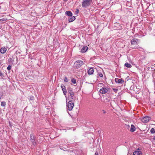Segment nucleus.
Segmentation results:
<instances>
[{
  "mask_svg": "<svg viewBox=\"0 0 155 155\" xmlns=\"http://www.w3.org/2000/svg\"><path fill=\"white\" fill-rule=\"evenodd\" d=\"M75 19V17L74 16H71V18H70L68 19V21L69 22H71L73 21Z\"/></svg>",
  "mask_w": 155,
  "mask_h": 155,
  "instance_id": "a211bd4d",
  "label": "nucleus"
},
{
  "mask_svg": "<svg viewBox=\"0 0 155 155\" xmlns=\"http://www.w3.org/2000/svg\"><path fill=\"white\" fill-rule=\"evenodd\" d=\"M124 66L128 68H130L132 67L131 65L127 62H126Z\"/></svg>",
  "mask_w": 155,
  "mask_h": 155,
  "instance_id": "6ab92c4d",
  "label": "nucleus"
},
{
  "mask_svg": "<svg viewBox=\"0 0 155 155\" xmlns=\"http://www.w3.org/2000/svg\"><path fill=\"white\" fill-rule=\"evenodd\" d=\"M88 49V47L86 46H84L81 49V52L84 53L86 52Z\"/></svg>",
  "mask_w": 155,
  "mask_h": 155,
  "instance_id": "f8f14e48",
  "label": "nucleus"
},
{
  "mask_svg": "<svg viewBox=\"0 0 155 155\" xmlns=\"http://www.w3.org/2000/svg\"><path fill=\"white\" fill-rule=\"evenodd\" d=\"M65 14L66 15L69 16H72V13L71 11H66L65 13Z\"/></svg>",
  "mask_w": 155,
  "mask_h": 155,
  "instance_id": "dca6fc26",
  "label": "nucleus"
},
{
  "mask_svg": "<svg viewBox=\"0 0 155 155\" xmlns=\"http://www.w3.org/2000/svg\"><path fill=\"white\" fill-rule=\"evenodd\" d=\"M108 88L105 87H102L100 90L99 92L100 93L103 94L106 93L108 91Z\"/></svg>",
  "mask_w": 155,
  "mask_h": 155,
  "instance_id": "423d86ee",
  "label": "nucleus"
},
{
  "mask_svg": "<svg viewBox=\"0 0 155 155\" xmlns=\"http://www.w3.org/2000/svg\"><path fill=\"white\" fill-rule=\"evenodd\" d=\"M74 105V103L72 101H70L68 104H67V106L68 110H71L73 108Z\"/></svg>",
  "mask_w": 155,
  "mask_h": 155,
  "instance_id": "20e7f679",
  "label": "nucleus"
},
{
  "mask_svg": "<svg viewBox=\"0 0 155 155\" xmlns=\"http://www.w3.org/2000/svg\"><path fill=\"white\" fill-rule=\"evenodd\" d=\"M136 130V128L135 126L133 124L131 125L130 128V131L131 132H134Z\"/></svg>",
  "mask_w": 155,
  "mask_h": 155,
  "instance_id": "f3484780",
  "label": "nucleus"
},
{
  "mask_svg": "<svg viewBox=\"0 0 155 155\" xmlns=\"http://www.w3.org/2000/svg\"><path fill=\"white\" fill-rule=\"evenodd\" d=\"M110 106H112L111 103V102H110Z\"/></svg>",
  "mask_w": 155,
  "mask_h": 155,
  "instance_id": "f704fd0d",
  "label": "nucleus"
},
{
  "mask_svg": "<svg viewBox=\"0 0 155 155\" xmlns=\"http://www.w3.org/2000/svg\"><path fill=\"white\" fill-rule=\"evenodd\" d=\"M141 48V47H137V48Z\"/></svg>",
  "mask_w": 155,
  "mask_h": 155,
  "instance_id": "72a5a7b5",
  "label": "nucleus"
},
{
  "mask_svg": "<svg viewBox=\"0 0 155 155\" xmlns=\"http://www.w3.org/2000/svg\"><path fill=\"white\" fill-rule=\"evenodd\" d=\"M94 155H98V153L97 151L96 152Z\"/></svg>",
  "mask_w": 155,
  "mask_h": 155,
  "instance_id": "7c9ffc66",
  "label": "nucleus"
},
{
  "mask_svg": "<svg viewBox=\"0 0 155 155\" xmlns=\"http://www.w3.org/2000/svg\"><path fill=\"white\" fill-rule=\"evenodd\" d=\"M30 140L31 142L34 145H35L37 144V141L36 140L35 135L31 134L30 135Z\"/></svg>",
  "mask_w": 155,
  "mask_h": 155,
  "instance_id": "7ed1b4c3",
  "label": "nucleus"
},
{
  "mask_svg": "<svg viewBox=\"0 0 155 155\" xmlns=\"http://www.w3.org/2000/svg\"><path fill=\"white\" fill-rule=\"evenodd\" d=\"M76 79L74 78H73L71 80V82L72 83L74 84H75L76 83Z\"/></svg>",
  "mask_w": 155,
  "mask_h": 155,
  "instance_id": "aec40b11",
  "label": "nucleus"
},
{
  "mask_svg": "<svg viewBox=\"0 0 155 155\" xmlns=\"http://www.w3.org/2000/svg\"><path fill=\"white\" fill-rule=\"evenodd\" d=\"M7 49L5 47H2L0 49V52L2 54H4L5 53Z\"/></svg>",
  "mask_w": 155,
  "mask_h": 155,
  "instance_id": "ddd939ff",
  "label": "nucleus"
},
{
  "mask_svg": "<svg viewBox=\"0 0 155 155\" xmlns=\"http://www.w3.org/2000/svg\"><path fill=\"white\" fill-rule=\"evenodd\" d=\"M64 81L65 82H68V80L67 77H65L64 79Z\"/></svg>",
  "mask_w": 155,
  "mask_h": 155,
  "instance_id": "5701e85b",
  "label": "nucleus"
},
{
  "mask_svg": "<svg viewBox=\"0 0 155 155\" xmlns=\"http://www.w3.org/2000/svg\"><path fill=\"white\" fill-rule=\"evenodd\" d=\"M104 85V84L101 83H99L98 85L97 86L98 87H102V86H103Z\"/></svg>",
  "mask_w": 155,
  "mask_h": 155,
  "instance_id": "a878e982",
  "label": "nucleus"
},
{
  "mask_svg": "<svg viewBox=\"0 0 155 155\" xmlns=\"http://www.w3.org/2000/svg\"><path fill=\"white\" fill-rule=\"evenodd\" d=\"M84 64L83 61L81 60H78L75 61L74 63V67L78 69L81 67Z\"/></svg>",
  "mask_w": 155,
  "mask_h": 155,
  "instance_id": "f03ea898",
  "label": "nucleus"
},
{
  "mask_svg": "<svg viewBox=\"0 0 155 155\" xmlns=\"http://www.w3.org/2000/svg\"><path fill=\"white\" fill-rule=\"evenodd\" d=\"M150 132L152 134L155 133V130L153 128H152L150 130Z\"/></svg>",
  "mask_w": 155,
  "mask_h": 155,
  "instance_id": "4be33fe9",
  "label": "nucleus"
},
{
  "mask_svg": "<svg viewBox=\"0 0 155 155\" xmlns=\"http://www.w3.org/2000/svg\"><path fill=\"white\" fill-rule=\"evenodd\" d=\"M115 82L119 84H122L124 82V80L121 79H119L118 78H116L115 80Z\"/></svg>",
  "mask_w": 155,
  "mask_h": 155,
  "instance_id": "9d476101",
  "label": "nucleus"
},
{
  "mask_svg": "<svg viewBox=\"0 0 155 155\" xmlns=\"http://www.w3.org/2000/svg\"><path fill=\"white\" fill-rule=\"evenodd\" d=\"M133 155H142V153L140 151H135L133 153Z\"/></svg>",
  "mask_w": 155,
  "mask_h": 155,
  "instance_id": "2eb2a0df",
  "label": "nucleus"
},
{
  "mask_svg": "<svg viewBox=\"0 0 155 155\" xmlns=\"http://www.w3.org/2000/svg\"><path fill=\"white\" fill-rule=\"evenodd\" d=\"M113 90L114 91L115 93H117V91H118V89L115 88H113Z\"/></svg>",
  "mask_w": 155,
  "mask_h": 155,
  "instance_id": "bb28decb",
  "label": "nucleus"
},
{
  "mask_svg": "<svg viewBox=\"0 0 155 155\" xmlns=\"http://www.w3.org/2000/svg\"><path fill=\"white\" fill-rule=\"evenodd\" d=\"M94 69L91 68H90L88 71V74H93L94 72Z\"/></svg>",
  "mask_w": 155,
  "mask_h": 155,
  "instance_id": "4468645a",
  "label": "nucleus"
},
{
  "mask_svg": "<svg viewBox=\"0 0 155 155\" xmlns=\"http://www.w3.org/2000/svg\"><path fill=\"white\" fill-rule=\"evenodd\" d=\"M12 68V67L11 65H8V66L7 68V69L8 70H10Z\"/></svg>",
  "mask_w": 155,
  "mask_h": 155,
  "instance_id": "393cba45",
  "label": "nucleus"
},
{
  "mask_svg": "<svg viewBox=\"0 0 155 155\" xmlns=\"http://www.w3.org/2000/svg\"><path fill=\"white\" fill-rule=\"evenodd\" d=\"M98 74L99 76L100 77H103V75L102 74L101 72L98 73Z\"/></svg>",
  "mask_w": 155,
  "mask_h": 155,
  "instance_id": "b1692460",
  "label": "nucleus"
},
{
  "mask_svg": "<svg viewBox=\"0 0 155 155\" xmlns=\"http://www.w3.org/2000/svg\"><path fill=\"white\" fill-rule=\"evenodd\" d=\"M0 76H3V74L2 73L1 71H0Z\"/></svg>",
  "mask_w": 155,
  "mask_h": 155,
  "instance_id": "cd10ccee",
  "label": "nucleus"
},
{
  "mask_svg": "<svg viewBox=\"0 0 155 155\" xmlns=\"http://www.w3.org/2000/svg\"><path fill=\"white\" fill-rule=\"evenodd\" d=\"M79 12V10L78 9H77V10L76 11V14H78Z\"/></svg>",
  "mask_w": 155,
  "mask_h": 155,
  "instance_id": "2f4dec72",
  "label": "nucleus"
},
{
  "mask_svg": "<svg viewBox=\"0 0 155 155\" xmlns=\"http://www.w3.org/2000/svg\"><path fill=\"white\" fill-rule=\"evenodd\" d=\"M150 118L148 116H146L142 118L141 120V121L144 123H147L150 120Z\"/></svg>",
  "mask_w": 155,
  "mask_h": 155,
  "instance_id": "0eeeda50",
  "label": "nucleus"
},
{
  "mask_svg": "<svg viewBox=\"0 0 155 155\" xmlns=\"http://www.w3.org/2000/svg\"><path fill=\"white\" fill-rule=\"evenodd\" d=\"M153 140H155V136L153 137Z\"/></svg>",
  "mask_w": 155,
  "mask_h": 155,
  "instance_id": "473e14b6",
  "label": "nucleus"
},
{
  "mask_svg": "<svg viewBox=\"0 0 155 155\" xmlns=\"http://www.w3.org/2000/svg\"><path fill=\"white\" fill-rule=\"evenodd\" d=\"M61 87L62 89V90L64 94V95H66L67 94V90L66 89V87L63 84H61Z\"/></svg>",
  "mask_w": 155,
  "mask_h": 155,
  "instance_id": "6e6552de",
  "label": "nucleus"
},
{
  "mask_svg": "<svg viewBox=\"0 0 155 155\" xmlns=\"http://www.w3.org/2000/svg\"><path fill=\"white\" fill-rule=\"evenodd\" d=\"M103 113V114H105L106 113V111L104 110H102Z\"/></svg>",
  "mask_w": 155,
  "mask_h": 155,
  "instance_id": "c756f323",
  "label": "nucleus"
},
{
  "mask_svg": "<svg viewBox=\"0 0 155 155\" xmlns=\"http://www.w3.org/2000/svg\"><path fill=\"white\" fill-rule=\"evenodd\" d=\"M1 98V97H0V99Z\"/></svg>",
  "mask_w": 155,
  "mask_h": 155,
  "instance_id": "c9c22d12",
  "label": "nucleus"
},
{
  "mask_svg": "<svg viewBox=\"0 0 155 155\" xmlns=\"http://www.w3.org/2000/svg\"><path fill=\"white\" fill-rule=\"evenodd\" d=\"M92 2V0H84L82 2V6L84 8L89 6Z\"/></svg>",
  "mask_w": 155,
  "mask_h": 155,
  "instance_id": "f257e3e1",
  "label": "nucleus"
},
{
  "mask_svg": "<svg viewBox=\"0 0 155 155\" xmlns=\"http://www.w3.org/2000/svg\"><path fill=\"white\" fill-rule=\"evenodd\" d=\"M126 127L127 128V129H129V128L130 127V126L129 125H127L126 126Z\"/></svg>",
  "mask_w": 155,
  "mask_h": 155,
  "instance_id": "c85d7f7f",
  "label": "nucleus"
},
{
  "mask_svg": "<svg viewBox=\"0 0 155 155\" xmlns=\"http://www.w3.org/2000/svg\"><path fill=\"white\" fill-rule=\"evenodd\" d=\"M139 40L137 38H133V39L131 41V43L132 45H134L135 44V43L136 44H137V42Z\"/></svg>",
  "mask_w": 155,
  "mask_h": 155,
  "instance_id": "9b49d317",
  "label": "nucleus"
},
{
  "mask_svg": "<svg viewBox=\"0 0 155 155\" xmlns=\"http://www.w3.org/2000/svg\"><path fill=\"white\" fill-rule=\"evenodd\" d=\"M1 105L2 106L4 107L6 105V103L5 101L1 102Z\"/></svg>",
  "mask_w": 155,
  "mask_h": 155,
  "instance_id": "412c9836",
  "label": "nucleus"
},
{
  "mask_svg": "<svg viewBox=\"0 0 155 155\" xmlns=\"http://www.w3.org/2000/svg\"><path fill=\"white\" fill-rule=\"evenodd\" d=\"M68 92L69 94L71 99H73V97L74 96V93L72 91V89L70 87H68L67 88Z\"/></svg>",
  "mask_w": 155,
  "mask_h": 155,
  "instance_id": "39448f33",
  "label": "nucleus"
},
{
  "mask_svg": "<svg viewBox=\"0 0 155 155\" xmlns=\"http://www.w3.org/2000/svg\"><path fill=\"white\" fill-rule=\"evenodd\" d=\"M111 100V98L109 97L105 96L103 98V101L107 103L109 102Z\"/></svg>",
  "mask_w": 155,
  "mask_h": 155,
  "instance_id": "1a4fd4ad",
  "label": "nucleus"
}]
</instances>
